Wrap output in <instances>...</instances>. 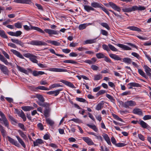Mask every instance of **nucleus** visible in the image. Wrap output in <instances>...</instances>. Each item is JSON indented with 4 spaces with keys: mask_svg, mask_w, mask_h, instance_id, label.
<instances>
[{
    "mask_svg": "<svg viewBox=\"0 0 151 151\" xmlns=\"http://www.w3.org/2000/svg\"><path fill=\"white\" fill-rule=\"evenodd\" d=\"M32 74L34 76H39L40 75L45 74V73L43 71L34 70L32 72Z\"/></svg>",
    "mask_w": 151,
    "mask_h": 151,
    "instance_id": "13",
    "label": "nucleus"
},
{
    "mask_svg": "<svg viewBox=\"0 0 151 151\" xmlns=\"http://www.w3.org/2000/svg\"><path fill=\"white\" fill-rule=\"evenodd\" d=\"M76 100L81 102H86V100L82 98H78L77 97L76 99Z\"/></svg>",
    "mask_w": 151,
    "mask_h": 151,
    "instance_id": "62",
    "label": "nucleus"
},
{
    "mask_svg": "<svg viewBox=\"0 0 151 151\" xmlns=\"http://www.w3.org/2000/svg\"><path fill=\"white\" fill-rule=\"evenodd\" d=\"M122 61L128 64H131L132 62V60L128 58H126L123 59Z\"/></svg>",
    "mask_w": 151,
    "mask_h": 151,
    "instance_id": "38",
    "label": "nucleus"
},
{
    "mask_svg": "<svg viewBox=\"0 0 151 151\" xmlns=\"http://www.w3.org/2000/svg\"><path fill=\"white\" fill-rule=\"evenodd\" d=\"M133 113L134 114L139 115H142V110L138 108H134L133 111Z\"/></svg>",
    "mask_w": 151,
    "mask_h": 151,
    "instance_id": "16",
    "label": "nucleus"
},
{
    "mask_svg": "<svg viewBox=\"0 0 151 151\" xmlns=\"http://www.w3.org/2000/svg\"><path fill=\"white\" fill-rule=\"evenodd\" d=\"M62 90V89H60L56 90L55 91H50L47 92V93L49 95H54L55 96H57L59 93L60 91Z\"/></svg>",
    "mask_w": 151,
    "mask_h": 151,
    "instance_id": "14",
    "label": "nucleus"
},
{
    "mask_svg": "<svg viewBox=\"0 0 151 151\" xmlns=\"http://www.w3.org/2000/svg\"><path fill=\"white\" fill-rule=\"evenodd\" d=\"M128 86H132V87H139L140 85L138 83L135 82H132L128 83L127 85Z\"/></svg>",
    "mask_w": 151,
    "mask_h": 151,
    "instance_id": "41",
    "label": "nucleus"
},
{
    "mask_svg": "<svg viewBox=\"0 0 151 151\" xmlns=\"http://www.w3.org/2000/svg\"><path fill=\"white\" fill-rule=\"evenodd\" d=\"M32 98H37L40 101L43 102L45 101L44 98L40 94H36V95L34 96H32Z\"/></svg>",
    "mask_w": 151,
    "mask_h": 151,
    "instance_id": "25",
    "label": "nucleus"
},
{
    "mask_svg": "<svg viewBox=\"0 0 151 151\" xmlns=\"http://www.w3.org/2000/svg\"><path fill=\"white\" fill-rule=\"evenodd\" d=\"M96 38L87 40L84 42L83 44L84 45H86L94 43L96 42Z\"/></svg>",
    "mask_w": 151,
    "mask_h": 151,
    "instance_id": "24",
    "label": "nucleus"
},
{
    "mask_svg": "<svg viewBox=\"0 0 151 151\" xmlns=\"http://www.w3.org/2000/svg\"><path fill=\"white\" fill-rule=\"evenodd\" d=\"M108 46L109 49H110L112 51L115 52L118 51L117 49L112 45L110 44H108Z\"/></svg>",
    "mask_w": 151,
    "mask_h": 151,
    "instance_id": "49",
    "label": "nucleus"
},
{
    "mask_svg": "<svg viewBox=\"0 0 151 151\" xmlns=\"http://www.w3.org/2000/svg\"><path fill=\"white\" fill-rule=\"evenodd\" d=\"M49 50L51 53L55 54L57 56L61 57H64V55L56 53L55 50L53 49H50Z\"/></svg>",
    "mask_w": 151,
    "mask_h": 151,
    "instance_id": "48",
    "label": "nucleus"
},
{
    "mask_svg": "<svg viewBox=\"0 0 151 151\" xmlns=\"http://www.w3.org/2000/svg\"><path fill=\"white\" fill-rule=\"evenodd\" d=\"M0 131L3 137H4L6 135V130L4 129V127L0 124Z\"/></svg>",
    "mask_w": 151,
    "mask_h": 151,
    "instance_id": "31",
    "label": "nucleus"
},
{
    "mask_svg": "<svg viewBox=\"0 0 151 151\" xmlns=\"http://www.w3.org/2000/svg\"><path fill=\"white\" fill-rule=\"evenodd\" d=\"M109 5L114 10L118 12H120L121 9L120 7L117 6L115 4L112 2H109Z\"/></svg>",
    "mask_w": 151,
    "mask_h": 151,
    "instance_id": "9",
    "label": "nucleus"
},
{
    "mask_svg": "<svg viewBox=\"0 0 151 151\" xmlns=\"http://www.w3.org/2000/svg\"><path fill=\"white\" fill-rule=\"evenodd\" d=\"M116 45L119 47L125 50H131V48L129 47L128 46L124 45L121 44H118Z\"/></svg>",
    "mask_w": 151,
    "mask_h": 151,
    "instance_id": "22",
    "label": "nucleus"
},
{
    "mask_svg": "<svg viewBox=\"0 0 151 151\" xmlns=\"http://www.w3.org/2000/svg\"><path fill=\"white\" fill-rule=\"evenodd\" d=\"M2 53L4 56L7 59H10L9 55L4 50L2 51Z\"/></svg>",
    "mask_w": 151,
    "mask_h": 151,
    "instance_id": "63",
    "label": "nucleus"
},
{
    "mask_svg": "<svg viewBox=\"0 0 151 151\" xmlns=\"http://www.w3.org/2000/svg\"><path fill=\"white\" fill-rule=\"evenodd\" d=\"M106 96L110 100L111 102H114L115 99L111 96L109 94H106Z\"/></svg>",
    "mask_w": 151,
    "mask_h": 151,
    "instance_id": "55",
    "label": "nucleus"
},
{
    "mask_svg": "<svg viewBox=\"0 0 151 151\" xmlns=\"http://www.w3.org/2000/svg\"><path fill=\"white\" fill-rule=\"evenodd\" d=\"M44 32L48 34L50 36L51 35H57L58 34V31L53 30L51 29H45L44 31H43Z\"/></svg>",
    "mask_w": 151,
    "mask_h": 151,
    "instance_id": "7",
    "label": "nucleus"
},
{
    "mask_svg": "<svg viewBox=\"0 0 151 151\" xmlns=\"http://www.w3.org/2000/svg\"><path fill=\"white\" fill-rule=\"evenodd\" d=\"M122 10L123 12H130L132 11H134V6H133L132 7L123 8L122 9Z\"/></svg>",
    "mask_w": 151,
    "mask_h": 151,
    "instance_id": "28",
    "label": "nucleus"
},
{
    "mask_svg": "<svg viewBox=\"0 0 151 151\" xmlns=\"http://www.w3.org/2000/svg\"><path fill=\"white\" fill-rule=\"evenodd\" d=\"M18 114L19 116L24 121H26L27 119L25 115L22 111L21 110V111L19 112Z\"/></svg>",
    "mask_w": 151,
    "mask_h": 151,
    "instance_id": "29",
    "label": "nucleus"
},
{
    "mask_svg": "<svg viewBox=\"0 0 151 151\" xmlns=\"http://www.w3.org/2000/svg\"><path fill=\"white\" fill-rule=\"evenodd\" d=\"M48 70L50 71L56 72H67L68 71L67 70L65 69L57 68H49Z\"/></svg>",
    "mask_w": 151,
    "mask_h": 151,
    "instance_id": "6",
    "label": "nucleus"
},
{
    "mask_svg": "<svg viewBox=\"0 0 151 151\" xmlns=\"http://www.w3.org/2000/svg\"><path fill=\"white\" fill-rule=\"evenodd\" d=\"M87 125L90 128L92 129L95 132H97L98 131V129L95 125H91L88 124Z\"/></svg>",
    "mask_w": 151,
    "mask_h": 151,
    "instance_id": "43",
    "label": "nucleus"
},
{
    "mask_svg": "<svg viewBox=\"0 0 151 151\" xmlns=\"http://www.w3.org/2000/svg\"><path fill=\"white\" fill-rule=\"evenodd\" d=\"M36 88L43 90H49V89L45 87L44 86H39L37 87Z\"/></svg>",
    "mask_w": 151,
    "mask_h": 151,
    "instance_id": "56",
    "label": "nucleus"
},
{
    "mask_svg": "<svg viewBox=\"0 0 151 151\" xmlns=\"http://www.w3.org/2000/svg\"><path fill=\"white\" fill-rule=\"evenodd\" d=\"M9 119L10 120L12 124L14 125H16L18 123L17 120L14 119L12 116L10 115H8Z\"/></svg>",
    "mask_w": 151,
    "mask_h": 151,
    "instance_id": "27",
    "label": "nucleus"
},
{
    "mask_svg": "<svg viewBox=\"0 0 151 151\" xmlns=\"http://www.w3.org/2000/svg\"><path fill=\"white\" fill-rule=\"evenodd\" d=\"M63 86L60 84L59 83H54L50 86V88H54L56 87H63Z\"/></svg>",
    "mask_w": 151,
    "mask_h": 151,
    "instance_id": "44",
    "label": "nucleus"
},
{
    "mask_svg": "<svg viewBox=\"0 0 151 151\" xmlns=\"http://www.w3.org/2000/svg\"><path fill=\"white\" fill-rule=\"evenodd\" d=\"M126 145V144L123 143L119 142L116 144V146L118 147H124Z\"/></svg>",
    "mask_w": 151,
    "mask_h": 151,
    "instance_id": "58",
    "label": "nucleus"
},
{
    "mask_svg": "<svg viewBox=\"0 0 151 151\" xmlns=\"http://www.w3.org/2000/svg\"><path fill=\"white\" fill-rule=\"evenodd\" d=\"M139 124L141 126L144 128H146L148 126V125L142 120H140Z\"/></svg>",
    "mask_w": 151,
    "mask_h": 151,
    "instance_id": "39",
    "label": "nucleus"
},
{
    "mask_svg": "<svg viewBox=\"0 0 151 151\" xmlns=\"http://www.w3.org/2000/svg\"><path fill=\"white\" fill-rule=\"evenodd\" d=\"M0 69L1 71L4 74H8L9 71L7 67L4 65L0 63Z\"/></svg>",
    "mask_w": 151,
    "mask_h": 151,
    "instance_id": "10",
    "label": "nucleus"
},
{
    "mask_svg": "<svg viewBox=\"0 0 151 151\" xmlns=\"http://www.w3.org/2000/svg\"><path fill=\"white\" fill-rule=\"evenodd\" d=\"M138 72L143 77L146 78V76L145 73L141 69H138Z\"/></svg>",
    "mask_w": 151,
    "mask_h": 151,
    "instance_id": "54",
    "label": "nucleus"
},
{
    "mask_svg": "<svg viewBox=\"0 0 151 151\" xmlns=\"http://www.w3.org/2000/svg\"><path fill=\"white\" fill-rule=\"evenodd\" d=\"M14 2L17 3L29 4L31 3V0H14Z\"/></svg>",
    "mask_w": 151,
    "mask_h": 151,
    "instance_id": "11",
    "label": "nucleus"
},
{
    "mask_svg": "<svg viewBox=\"0 0 151 151\" xmlns=\"http://www.w3.org/2000/svg\"><path fill=\"white\" fill-rule=\"evenodd\" d=\"M100 24L103 27L105 28L108 30L110 29V27H109L108 24L106 23H100Z\"/></svg>",
    "mask_w": 151,
    "mask_h": 151,
    "instance_id": "53",
    "label": "nucleus"
},
{
    "mask_svg": "<svg viewBox=\"0 0 151 151\" xmlns=\"http://www.w3.org/2000/svg\"><path fill=\"white\" fill-rule=\"evenodd\" d=\"M22 34V32L20 31H17L15 32V37H18L20 36Z\"/></svg>",
    "mask_w": 151,
    "mask_h": 151,
    "instance_id": "64",
    "label": "nucleus"
},
{
    "mask_svg": "<svg viewBox=\"0 0 151 151\" xmlns=\"http://www.w3.org/2000/svg\"><path fill=\"white\" fill-rule=\"evenodd\" d=\"M7 138L8 140L12 145L18 147H20V145L17 140L12 138L9 136H7Z\"/></svg>",
    "mask_w": 151,
    "mask_h": 151,
    "instance_id": "3",
    "label": "nucleus"
},
{
    "mask_svg": "<svg viewBox=\"0 0 151 151\" xmlns=\"http://www.w3.org/2000/svg\"><path fill=\"white\" fill-rule=\"evenodd\" d=\"M63 62L65 63H70L72 64H76V61L72 60H64Z\"/></svg>",
    "mask_w": 151,
    "mask_h": 151,
    "instance_id": "50",
    "label": "nucleus"
},
{
    "mask_svg": "<svg viewBox=\"0 0 151 151\" xmlns=\"http://www.w3.org/2000/svg\"><path fill=\"white\" fill-rule=\"evenodd\" d=\"M102 78V75L101 74L95 75L94 76V80L96 81L98 80L101 79Z\"/></svg>",
    "mask_w": 151,
    "mask_h": 151,
    "instance_id": "45",
    "label": "nucleus"
},
{
    "mask_svg": "<svg viewBox=\"0 0 151 151\" xmlns=\"http://www.w3.org/2000/svg\"><path fill=\"white\" fill-rule=\"evenodd\" d=\"M50 109L49 108H46L44 112V114L46 117H47L49 116V113Z\"/></svg>",
    "mask_w": 151,
    "mask_h": 151,
    "instance_id": "40",
    "label": "nucleus"
},
{
    "mask_svg": "<svg viewBox=\"0 0 151 151\" xmlns=\"http://www.w3.org/2000/svg\"><path fill=\"white\" fill-rule=\"evenodd\" d=\"M82 139L88 145H95L92 139L88 137H83Z\"/></svg>",
    "mask_w": 151,
    "mask_h": 151,
    "instance_id": "8",
    "label": "nucleus"
},
{
    "mask_svg": "<svg viewBox=\"0 0 151 151\" xmlns=\"http://www.w3.org/2000/svg\"><path fill=\"white\" fill-rule=\"evenodd\" d=\"M17 67L18 70L20 72L27 74H28L29 73V71L25 69L24 68L21 67L18 65H17Z\"/></svg>",
    "mask_w": 151,
    "mask_h": 151,
    "instance_id": "23",
    "label": "nucleus"
},
{
    "mask_svg": "<svg viewBox=\"0 0 151 151\" xmlns=\"http://www.w3.org/2000/svg\"><path fill=\"white\" fill-rule=\"evenodd\" d=\"M36 56L32 55L29 59L33 63H37L38 61L36 60Z\"/></svg>",
    "mask_w": 151,
    "mask_h": 151,
    "instance_id": "37",
    "label": "nucleus"
},
{
    "mask_svg": "<svg viewBox=\"0 0 151 151\" xmlns=\"http://www.w3.org/2000/svg\"><path fill=\"white\" fill-rule=\"evenodd\" d=\"M127 29L130 30L137 32H141V30L139 28L135 26H129L127 27Z\"/></svg>",
    "mask_w": 151,
    "mask_h": 151,
    "instance_id": "32",
    "label": "nucleus"
},
{
    "mask_svg": "<svg viewBox=\"0 0 151 151\" xmlns=\"http://www.w3.org/2000/svg\"><path fill=\"white\" fill-rule=\"evenodd\" d=\"M102 47L103 49L104 50H106L108 52L110 51V49L109 48L108 45L107 46L106 45L104 44L102 45Z\"/></svg>",
    "mask_w": 151,
    "mask_h": 151,
    "instance_id": "60",
    "label": "nucleus"
},
{
    "mask_svg": "<svg viewBox=\"0 0 151 151\" xmlns=\"http://www.w3.org/2000/svg\"><path fill=\"white\" fill-rule=\"evenodd\" d=\"M0 116L2 119V121L5 126L9 128V123L8 121L6 118L4 114L1 111H0Z\"/></svg>",
    "mask_w": 151,
    "mask_h": 151,
    "instance_id": "4",
    "label": "nucleus"
},
{
    "mask_svg": "<svg viewBox=\"0 0 151 151\" xmlns=\"http://www.w3.org/2000/svg\"><path fill=\"white\" fill-rule=\"evenodd\" d=\"M11 41L13 43L19 45L21 46H23L24 45L23 43L20 40L17 39H11Z\"/></svg>",
    "mask_w": 151,
    "mask_h": 151,
    "instance_id": "20",
    "label": "nucleus"
},
{
    "mask_svg": "<svg viewBox=\"0 0 151 151\" xmlns=\"http://www.w3.org/2000/svg\"><path fill=\"white\" fill-rule=\"evenodd\" d=\"M0 36L4 38H7V37L4 31L2 30H0Z\"/></svg>",
    "mask_w": 151,
    "mask_h": 151,
    "instance_id": "47",
    "label": "nucleus"
},
{
    "mask_svg": "<svg viewBox=\"0 0 151 151\" xmlns=\"http://www.w3.org/2000/svg\"><path fill=\"white\" fill-rule=\"evenodd\" d=\"M59 41V40L58 41L48 40L47 41V42L55 46H58L60 45L61 43V42H60Z\"/></svg>",
    "mask_w": 151,
    "mask_h": 151,
    "instance_id": "15",
    "label": "nucleus"
},
{
    "mask_svg": "<svg viewBox=\"0 0 151 151\" xmlns=\"http://www.w3.org/2000/svg\"><path fill=\"white\" fill-rule=\"evenodd\" d=\"M28 44L37 46L43 45L45 46L47 45V43L45 42L41 41L34 40L28 43Z\"/></svg>",
    "mask_w": 151,
    "mask_h": 151,
    "instance_id": "2",
    "label": "nucleus"
},
{
    "mask_svg": "<svg viewBox=\"0 0 151 151\" xmlns=\"http://www.w3.org/2000/svg\"><path fill=\"white\" fill-rule=\"evenodd\" d=\"M101 33L103 35L107 36L108 35V32L105 30L101 29L100 30Z\"/></svg>",
    "mask_w": 151,
    "mask_h": 151,
    "instance_id": "59",
    "label": "nucleus"
},
{
    "mask_svg": "<svg viewBox=\"0 0 151 151\" xmlns=\"http://www.w3.org/2000/svg\"><path fill=\"white\" fill-rule=\"evenodd\" d=\"M66 85L69 86L70 87L73 88H76L75 86L73 85V84L67 81L66 82L65 84Z\"/></svg>",
    "mask_w": 151,
    "mask_h": 151,
    "instance_id": "52",
    "label": "nucleus"
},
{
    "mask_svg": "<svg viewBox=\"0 0 151 151\" xmlns=\"http://www.w3.org/2000/svg\"><path fill=\"white\" fill-rule=\"evenodd\" d=\"M11 51L12 52L14 55H15L17 57L21 58L24 59V57L18 51L13 49H11Z\"/></svg>",
    "mask_w": 151,
    "mask_h": 151,
    "instance_id": "12",
    "label": "nucleus"
},
{
    "mask_svg": "<svg viewBox=\"0 0 151 151\" xmlns=\"http://www.w3.org/2000/svg\"><path fill=\"white\" fill-rule=\"evenodd\" d=\"M131 94V92L130 91H127L122 93L120 95L121 96H127Z\"/></svg>",
    "mask_w": 151,
    "mask_h": 151,
    "instance_id": "61",
    "label": "nucleus"
},
{
    "mask_svg": "<svg viewBox=\"0 0 151 151\" xmlns=\"http://www.w3.org/2000/svg\"><path fill=\"white\" fill-rule=\"evenodd\" d=\"M91 6L93 8H101L102 4L100 3H99L96 2H93L91 4Z\"/></svg>",
    "mask_w": 151,
    "mask_h": 151,
    "instance_id": "30",
    "label": "nucleus"
},
{
    "mask_svg": "<svg viewBox=\"0 0 151 151\" xmlns=\"http://www.w3.org/2000/svg\"><path fill=\"white\" fill-rule=\"evenodd\" d=\"M136 105V102L134 101L129 100L125 102L124 107L129 108L130 107H132Z\"/></svg>",
    "mask_w": 151,
    "mask_h": 151,
    "instance_id": "5",
    "label": "nucleus"
},
{
    "mask_svg": "<svg viewBox=\"0 0 151 151\" xmlns=\"http://www.w3.org/2000/svg\"><path fill=\"white\" fill-rule=\"evenodd\" d=\"M91 24L84 23L80 24L78 27V29L80 30H82L85 29L88 25Z\"/></svg>",
    "mask_w": 151,
    "mask_h": 151,
    "instance_id": "33",
    "label": "nucleus"
},
{
    "mask_svg": "<svg viewBox=\"0 0 151 151\" xmlns=\"http://www.w3.org/2000/svg\"><path fill=\"white\" fill-rule=\"evenodd\" d=\"M43 143H44V141L41 139H36L35 141L33 142V145L35 147L38 146L39 145Z\"/></svg>",
    "mask_w": 151,
    "mask_h": 151,
    "instance_id": "17",
    "label": "nucleus"
},
{
    "mask_svg": "<svg viewBox=\"0 0 151 151\" xmlns=\"http://www.w3.org/2000/svg\"><path fill=\"white\" fill-rule=\"evenodd\" d=\"M19 135L23 139H25L27 138V135L22 131L19 130H18Z\"/></svg>",
    "mask_w": 151,
    "mask_h": 151,
    "instance_id": "42",
    "label": "nucleus"
},
{
    "mask_svg": "<svg viewBox=\"0 0 151 151\" xmlns=\"http://www.w3.org/2000/svg\"><path fill=\"white\" fill-rule=\"evenodd\" d=\"M16 137L19 143L24 148H25L26 146L25 144L22 139L18 136H16Z\"/></svg>",
    "mask_w": 151,
    "mask_h": 151,
    "instance_id": "19",
    "label": "nucleus"
},
{
    "mask_svg": "<svg viewBox=\"0 0 151 151\" xmlns=\"http://www.w3.org/2000/svg\"><path fill=\"white\" fill-rule=\"evenodd\" d=\"M23 27L24 29L27 31H29L31 29H34L37 30L43 34H45V32L43 30L38 27L31 26L30 27L27 25H24Z\"/></svg>",
    "mask_w": 151,
    "mask_h": 151,
    "instance_id": "1",
    "label": "nucleus"
},
{
    "mask_svg": "<svg viewBox=\"0 0 151 151\" xmlns=\"http://www.w3.org/2000/svg\"><path fill=\"white\" fill-rule=\"evenodd\" d=\"M104 103L103 101L99 103L96 106V109L97 110H101L103 107Z\"/></svg>",
    "mask_w": 151,
    "mask_h": 151,
    "instance_id": "35",
    "label": "nucleus"
},
{
    "mask_svg": "<svg viewBox=\"0 0 151 151\" xmlns=\"http://www.w3.org/2000/svg\"><path fill=\"white\" fill-rule=\"evenodd\" d=\"M46 121L47 124L51 126H52L54 124V122L49 118L46 119Z\"/></svg>",
    "mask_w": 151,
    "mask_h": 151,
    "instance_id": "46",
    "label": "nucleus"
},
{
    "mask_svg": "<svg viewBox=\"0 0 151 151\" xmlns=\"http://www.w3.org/2000/svg\"><path fill=\"white\" fill-rule=\"evenodd\" d=\"M21 108L23 110L26 111H29L34 109L33 107L31 106H22Z\"/></svg>",
    "mask_w": 151,
    "mask_h": 151,
    "instance_id": "34",
    "label": "nucleus"
},
{
    "mask_svg": "<svg viewBox=\"0 0 151 151\" xmlns=\"http://www.w3.org/2000/svg\"><path fill=\"white\" fill-rule=\"evenodd\" d=\"M84 9L87 12H90L91 11H94L95 9L91 6L88 5H85L84 6Z\"/></svg>",
    "mask_w": 151,
    "mask_h": 151,
    "instance_id": "26",
    "label": "nucleus"
},
{
    "mask_svg": "<svg viewBox=\"0 0 151 151\" xmlns=\"http://www.w3.org/2000/svg\"><path fill=\"white\" fill-rule=\"evenodd\" d=\"M109 56L112 58L117 60H121L122 58L119 56L114 54H110Z\"/></svg>",
    "mask_w": 151,
    "mask_h": 151,
    "instance_id": "21",
    "label": "nucleus"
},
{
    "mask_svg": "<svg viewBox=\"0 0 151 151\" xmlns=\"http://www.w3.org/2000/svg\"><path fill=\"white\" fill-rule=\"evenodd\" d=\"M134 11L136 10L142 11L145 10L146 8L144 6H134Z\"/></svg>",
    "mask_w": 151,
    "mask_h": 151,
    "instance_id": "36",
    "label": "nucleus"
},
{
    "mask_svg": "<svg viewBox=\"0 0 151 151\" xmlns=\"http://www.w3.org/2000/svg\"><path fill=\"white\" fill-rule=\"evenodd\" d=\"M18 126L24 131H26V128L25 127L24 125L22 124L19 123L18 124Z\"/></svg>",
    "mask_w": 151,
    "mask_h": 151,
    "instance_id": "57",
    "label": "nucleus"
},
{
    "mask_svg": "<svg viewBox=\"0 0 151 151\" xmlns=\"http://www.w3.org/2000/svg\"><path fill=\"white\" fill-rule=\"evenodd\" d=\"M144 68L145 69V71L147 74V75L149 76H151V69L148 66L146 65L144 66Z\"/></svg>",
    "mask_w": 151,
    "mask_h": 151,
    "instance_id": "18",
    "label": "nucleus"
},
{
    "mask_svg": "<svg viewBox=\"0 0 151 151\" xmlns=\"http://www.w3.org/2000/svg\"><path fill=\"white\" fill-rule=\"evenodd\" d=\"M104 55L101 53H99L96 54V56L98 59L104 58Z\"/></svg>",
    "mask_w": 151,
    "mask_h": 151,
    "instance_id": "51",
    "label": "nucleus"
}]
</instances>
